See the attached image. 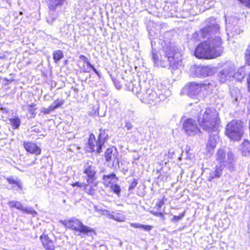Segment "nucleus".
<instances>
[{
	"label": "nucleus",
	"mask_w": 250,
	"mask_h": 250,
	"mask_svg": "<svg viewBox=\"0 0 250 250\" xmlns=\"http://www.w3.org/2000/svg\"><path fill=\"white\" fill-rule=\"evenodd\" d=\"M204 66L194 65L191 67V72L197 77H205V72H204Z\"/></svg>",
	"instance_id": "f3484780"
},
{
	"label": "nucleus",
	"mask_w": 250,
	"mask_h": 250,
	"mask_svg": "<svg viewBox=\"0 0 250 250\" xmlns=\"http://www.w3.org/2000/svg\"><path fill=\"white\" fill-rule=\"evenodd\" d=\"M117 179L116 175L114 173H112L109 175H104L103 177V184L106 187H109L111 184V181Z\"/></svg>",
	"instance_id": "5701e85b"
},
{
	"label": "nucleus",
	"mask_w": 250,
	"mask_h": 250,
	"mask_svg": "<svg viewBox=\"0 0 250 250\" xmlns=\"http://www.w3.org/2000/svg\"><path fill=\"white\" fill-rule=\"evenodd\" d=\"M240 150L242 155L249 156L250 155V143L248 140H245L241 144Z\"/></svg>",
	"instance_id": "a211bd4d"
},
{
	"label": "nucleus",
	"mask_w": 250,
	"mask_h": 250,
	"mask_svg": "<svg viewBox=\"0 0 250 250\" xmlns=\"http://www.w3.org/2000/svg\"><path fill=\"white\" fill-rule=\"evenodd\" d=\"M138 184V181L136 179H134L133 182L131 183L130 186L128 188L129 190L133 189Z\"/></svg>",
	"instance_id": "58836bf2"
},
{
	"label": "nucleus",
	"mask_w": 250,
	"mask_h": 250,
	"mask_svg": "<svg viewBox=\"0 0 250 250\" xmlns=\"http://www.w3.org/2000/svg\"><path fill=\"white\" fill-rule=\"evenodd\" d=\"M111 190L116 194L119 195L121 192L120 187L117 185H112L111 186Z\"/></svg>",
	"instance_id": "e433bc0d"
},
{
	"label": "nucleus",
	"mask_w": 250,
	"mask_h": 250,
	"mask_svg": "<svg viewBox=\"0 0 250 250\" xmlns=\"http://www.w3.org/2000/svg\"><path fill=\"white\" fill-rule=\"evenodd\" d=\"M142 88L139 83H132L131 91L132 92L137 95L138 97L140 94L142 93Z\"/></svg>",
	"instance_id": "bb28decb"
},
{
	"label": "nucleus",
	"mask_w": 250,
	"mask_h": 250,
	"mask_svg": "<svg viewBox=\"0 0 250 250\" xmlns=\"http://www.w3.org/2000/svg\"><path fill=\"white\" fill-rule=\"evenodd\" d=\"M104 145L101 144L99 141H96L93 134H91L88 141L89 151H96L98 153L102 152V147Z\"/></svg>",
	"instance_id": "ddd939ff"
},
{
	"label": "nucleus",
	"mask_w": 250,
	"mask_h": 250,
	"mask_svg": "<svg viewBox=\"0 0 250 250\" xmlns=\"http://www.w3.org/2000/svg\"><path fill=\"white\" fill-rule=\"evenodd\" d=\"M64 103V101L63 99H57L55 100L53 103L51 104L55 110L61 107Z\"/></svg>",
	"instance_id": "473e14b6"
},
{
	"label": "nucleus",
	"mask_w": 250,
	"mask_h": 250,
	"mask_svg": "<svg viewBox=\"0 0 250 250\" xmlns=\"http://www.w3.org/2000/svg\"><path fill=\"white\" fill-rule=\"evenodd\" d=\"M35 106L34 104L31 105H28L27 106V109L28 111L31 114L32 116H34L35 115V109L32 107Z\"/></svg>",
	"instance_id": "4c0bfd02"
},
{
	"label": "nucleus",
	"mask_w": 250,
	"mask_h": 250,
	"mask_svg": "<svg viewBox=\"0 0 250 250\" xmlns=\"http://www.w3.org/2000/svg\"><path fill=\"white\" fill-rule=\"evenodd\" d=\"M184 216V213H183L181 215L179 216H174L173 218V220L178 221L181 219Z\"/></svg>",
	"instance_id": "a18cd8bd"
},
{
	"label": "nucleus",
	"mask_w": 250,
	"mask_h": 250,
	"mask_svg": "<svg viewBox=\"0 0 250 250\" xmlns=\"http://www.w3.org/2000/svg\"><path fill=\"white\" fill-rule=\"evenodd\" d=\"M105 160L113 167H119V157L116 149L113 147L106 149L104 153Z\"/></svg>",
	"instance_id": "1a4fd4ad"
},
{
	"label": "nucleus",
	"mask_w": 250,
	"mask_h": 250,
	"mask_svg": "<svg viewBox=\"0 0 250 250\" xmlns=\"http://www.w3.org/2000/svg\"><path fill=\"white\" fill-rule=\"evenodd\" d=\"M156 51H154L153 50L152 51V59L155 65H158V56L157 54L155 53Z\"/></svg>",
	"instance_id": "c9c22d12"
},
{
	"label": "nucleus",
	"mask_w": 250,
	"mask_h": 250,
	"mask_svg": "<svg viewBox=\"0 0 250 250\" xmlns=\"http://www.w3.org/2000/svg\"><path fill=\"white\" fill-rule=\"evenodd\" d=\"M63 224L70 229L86 235H91V233L94 232L92 228L84 225L81 221L76 218L65 220Z\"/></svg>",
	"instance_id": "39448f33"
},
{
	"label": "nucleus",
	"mask_w": 250,
	"mask_h": 250,
	"mask_svg": "<svg viewBox=\"0 0 250 250\" xmlns=\"http://www.w3.org/2000/svg\"><path fill=\"white\" fill-rule=\"evenodd\" d=\"M79 58L83 61L85 62H86L87 64V62H89L88 59L84 55H81L79 57Z\"/></svg>",
	"instance_id": "de8ad7c7"
},
{
	"label": "nucleus",
	"mask_w": 250,
	"mask_h": 250,
	"mask_svg": "<svg viewBox=\"0 0 250 250\" xmlns=\"http://www.w3.org/2000/svg\"><path fill=\"white\" fill-rule=\"evenodd\" d=\"M122 172L124 173V174H125L128 171V168L127 167H124L122 169Z\"/></svg>",
	"instance_id": "3c124183"
},
{
	"label": "nucleus",
	"mask_w": 250,
	"mask_h": 250,
	"mask_svg": "<svg viewBox=\"0 0 250 250\" xmlns=\"http://www.w3.org/2000/svg\"><path fill=\"white\" fill-rule=\"evenodd\" d=\"M7 181L10 184L15 185V187H17L19 188H22V183L21 181L17 179H14L13 177H9L7 179Z\"/></svg>",
	"instance_id": "7c9ffc66"
},
{
	"label": "nucleus",
	"mask_w": 250,
	"mask_h": 250,
	"mask_svg": "<svg viewBox=\"0 0 250 250\" xmlns=\"http://www.w3.org/2000/svg\"><path fill=\"white\" fill-rule=\"evenodd\" d=\"M216 160L221 164V166H225L227 163L232 164L234 160V155L230 151H227L225 149L221 148L216 153Z\"/></svg>",
	"instance_id": "0eeeda50"
},
{
	"label": "nucleus",
	"mask_w": 250,
	"mask_h": 250,
	"mask_svg": "<svg viewBox=\"0 0 250 250\" xmlns=\"http://www.w3.org/2000/svg\"><path fill=\"white\" fill-rule=\"evenodd\" d=\"M57 16L56 15L52 16L50 17V19L49 18H47V21L49 24H52L53 23V21L56 19Z\"/></svg>",
	"instance_id": "c03bdc74"
},
{
	"label": "nucleus",
	"mask_w": 250,
	"mask_h": 250,
	"mask_svg": "<svg viewBox=\"0 0 250 250\" xmlns=\"http://www.w3.org/2000/svg\"><path fill=\"white\" fill-rule=\"evenodd\" d=\"M247 6H250V0H238Z\"/></svg>",
	"instance_id": "49530a36"
},
{
	"label": "nucleus",
	"mask_w": 250,
	"mask_h": 250,
	"mask_svg": "<svg viewBox=\"0 0 250 250\" xmlns=\"http://www.w3.org/2000/svg\"><path fill=\"white\" fill-rule=\"evenodd\" d=\"M125 127L127 130H130L133 128V125L130 121H126Z\"/></svg>",
	"instance_id": "ea45409f"
},
{
	"label": "nucleus",
	"mask_w": 250,
	"mask_h": 250,
	"mask_svg": "<svg viewBox=\"0 0 250 250\" xmlns=\"http://www.w3.org/2000/svg\"><path fill=\"white\" fill-rule=\"evenodd\" d=\"M243 133V123L240 120H233L227 125L225 133L231 140H240Z\"/></svg>",
	"instance_id": "20e7f679"
},
{
	"label": "nucleus",
	"mask_w": 250,
	"mask_h": 250,
	"mask_svg": "<svg viewBox=\"0 0 250 250\" xmlns=\"http://www.w3.org/2000/svg\"><path fill=\"white\" fill-rule=\"evenodd\" d=\"M168 154H169V155H170V156H169L170 157H171V156H172V154L171 153V152H169Z\"/></svg>",
	"instance_id": "6e6d98bb"
},
{
	"label": "nucleus",
	"mask_w": 250,
	"mask_h": 250,
	"mask_svg": "<svg viewBox=\"0 0 250 250\" xmlns=\"http://www.w3.org/2000/svg\"><path fill=\"white\" fill-rule=\"evenodd\" d=\"M138 98L140 101L149 106H153L161 101H164L171 94V92L162 83L152 88L145 87Z\"/></svg>",
	"instance_id": "f03ea898"
},
{
	"label": "nucleus",
	"mask_w": 250,
	"mask_h": 250,
	"mask_svg": "<svg viewBox=\"0 0 250 250\" xmlns=\"http://www.w3.org/2000/svg\"><path fill=\"white\" fill-rule=\"evenodd\" d=\"M218 140V138L216 135L214 134L213 137L210 136L207 145L208 149L209 150L215 147Z\"/></svg>",
	"instance_id": "4be33fe9"
},
{
	"label": "nucleus",
	"mask_w": 250,
	"mask_h": 250,
	"mask_svg": "<svg viewBox=\"0 0 250 250\" xmlns=\"http://www.w3.org/2000/svg\"><path fill=\"white\" fill-rule=\"evenodd\" d=\"M226 29L228 32L233 33V35H234L235 34H239L241 32V30L238 26L235 25L232 26L230 23L227 24Z\"/></svg>",
	"instance_id": "393cba45"
},
{
	"label": "nucleus",
	"mask_w": 250,
	"mask_h": 250,
	"mask_svg": "<svg viewBox=\"0 0 250 250\" xmlns=\"http://www.w3.org/2000/svg\"><path fill=\"white\" fill-rule=\"evenodd\" d=\"M9 121L15 128H18L21 124V120L17 117L10 119Z\"/></svg>",
	"instance_id": "72a5a7b5"
},
{
	"label": "nucleus",
	"mask_w": 250,
	"mask_h": 250,
	"mask_svg": "<svg viewBox=\"0 0 250 250\" xmlns=\"http://www.w3.org/2000/svg\"><path fill=\"white\" fill-rule=\"evenodd\" d=\"M245 75V72L243 67L239 68L236 73L234 72L233 78L241 81L242 80Z\"/></svg>",
	"instance_id": "b1692460"
},
{
	"label": "nucleus",
	"mask_w": 250,
	"mask_h": 250,
	"mask_svg": "<svg viewBox=\"0 0 250 250\" xmlns=\"http://www.w3.org/2000/svg\"><path fill=\"white\" fill-rule=\"evenodd\" d=\"M108 135L105 130L100 129V133L98 135V141L101 144L104 145Z\"/></svg>",
	"instance_id": "a878e982"
},
{
	"label": "nucleus",
	"mask_w": 250,
	"mask_h": 250,
	"mask_svg": "<svg viewBox=\"0 0 250 250\" xmlns=\"http://www.w3.org/2000/svg\"><path fill=\"white\" fill-rule=\"evenodd\" d=\"M164 58L162 56L160 59V65L163 67L168 66H173L177 61L174 57V53L171 47H166L163 48Z\"/></svg>",
	"instance_id": "423d86ee"
},
{
	"label": "nucleus",
	"mask_w": 250,
	"mask_h": 250,
	"mask_svg": "<svg viewBox=\"0 0 250 250\" xmlns=\"http://www.w3.org/2000/svg\"><path fill=\"white\" fill-rule=\"evenodd\" d=\"M63 57V54L60 50H57L53 53V59L55 62H57Z\"/></svg>",
	"instance_id": "2f4dec72"
},
{
	"label": "nucleus",
	"mask_w": 250,
	"mask_h": 250,
	"mask_svg": "<svg viewBox=\"0 0 250 250\" xmlns=\"http://www.w3.org/2000/svg\"><path fill=\"white\" fill-rule=\"evenodd\" d=\"M204 72H205V77L211 76L216 71L215 67L211 66H204Z\"/></svg>",
	"instance_id": "cd10ccee"
},
{
	"label": "nucleus",
	"mask_w": 250,
	"mask_h": 250,
	"mask_svg": "<svg viewBox=\"0 0 250 250\" xmlns=\"http://www.w3.org/2000/svg\"><path fill=\"white\" fill-rule=\"evenodd\" d=\"M83 189L85 193L90 195H93L95 193V189L87 182L83 187Z\"/></svg>",
	"instance_id": "c85d7f7f"
},
{
	"label": "nucleus",
	"mask_w": 250,
	"mask_h": 250,
	"mask_svg": "<svg viewBox=\"0 0 250 250\" xmlns=\"http://www.w3.org/2000/svg\"><path fill=\"white\" fill-rule=\"evenodd\" d=\"M164 205V202L163 200H161L159 201V202L156 204V206L158 207L159 209H160Z\"/></svg>",
	"instance_id": "09e8293b"
},
{
	"label": "nucleus",
	"mask_w": 250,
	"mask_h": 250,
	"mask_svg": "<svg viewBox=\"0 0 250 250\" xmlns=\"http://www.w3.org/2000/svg\"><path fill=\"white\" fill-rule=\"evenodd\" d=\"M87 65H88L93 70H94L96 69L89 62H87Z\"/></svg>",
	"instance_id": "603ef678"
},
{
	"label": "nucleus",
	"mask_w": 250,
	"mask_h": 250,
	"mask_svg": "<svg viewBox=\"0 0 250 250\" xmlns=\"http://www.w3.org/2000/svg\"><path fill=\"white\" fill-rule=\"evenodd\" d=\"M130 226L134 228L143 229L146 231H149L152 229V227L151 226L142 225L139 223H131Z\"/></svg>",
	"instance_id": "c756f323"
},
{
	"label": "nucleus",
	"mask_w": 250,
	"mask_h": 250,
	"mask_svg": "<svg viewBox=\"0 0 250 250\" xmlns=\"http://www.w3.org/2000/svg\"><path fill=\"white\" fill-rule=\"evenodd\" d=\"M234 76L233 66H226L218 74V80L221 83H227L230 81Z\"/></svg>",
	"instance_id": "9d476101"
},
{
	"label": "nucleus",
	"mask_w": 250,
	"mask_h": 250,
	"mask_svg": "<svg viewBox=\"0 0 250 250\" xmlns=\"http://www.w3.org/2000/svg\"><path fill=\"white\" fill-rule=\"evenodd\" d=\"M85 184V183H80L79 182H77L76 183L72 184V186H73V187L77 186L79 188H82V187L83 188Z\"/></svg>",
	"instance_id": "79ce46f5"
},
{
	"label": "nucleus",
	"mask_w": 250,
	"mask_h": 250,
	"mask_svg": "<svg viewBox=\"0 0 250 250\" xmlns=\"http://www.w3.org/2000/svg\"><path fill=\"white\" fill-rule=\"evenodd\" d=\"M8 205L10 208H15L17 209L23 211L24 213L31 214L33 216L37 214V212L32 207H24L20 202L11 201L8 203Z\"/></svg>",
	"instance_id": "f8f14e48"
},
{
	"label": "nucleus",
	"mask_w": 250,
	"mask_h": 250,
	"mask_svg": "<svg viewBox=\"0 0 250 250\" xmlns=\"http://www.w3.org/2000/svg\"><path fill=\"white\" fill-rule=\"evenodd\" d=\"M0 110L2 111L3 112H7V111L5 108L0 107Z\"/></svg>",
	"instance_id": "864d4df0"
},
{
	"label": "nucleus",
	"mask_w": 250,
	"mask_h": 250,
	"mask_svg": "<svg viewBox=\"0 0 250 250\" xmlns=\"http://www.w3.org/2000/svg\"><path fill=\"white\" fill-rule=\"evenodd\" d=\"M40 240L43 247L46 250H55V246L53 241L49 239L47 235L44 234L42 235L40 237Z\"/></svg>",
	"instance_id": "dca6fc26"
},
{
	"label": "nucleus",
	"mask_w": 250,
	"mask_h": 250,
	"mask_svg": "<svg viewBox=\"0 0 250 250\" xmlns=\"http://www.w3.org/2000/svg\"><path fill=\"white\" fill-rule=\"evenodd\" d=\"M203 87H204L203 85L192 82L188 84L185 88L188 91V94L192 96L198 94Z\"/></svg>",
	"instance_id": "4468645a"
},
{
	"label": "nucleus",
	"mask_w": 250,
	"mask_h": 250,
	"mask_svg": "<svg viewBox=\"0 0 250 250\" xmlns=\"http://www.w3.org/2000/svg\"><path fill=\"white\" fill-rule=\"evenodd\" d=\"M223 167L222 166H216L215 170L210 172L208 177L209 181H211L216 178H219L222 174Z\"/></svg>",
	"instance_id": "aec40b11"
},
{
	"label": "nucleus",
	"mask_w": 250,
	"mask_h": 250,
	"mask_svg": "<svg viewBox=\"0 0 250 250\" xmlns=\"http://www.w3.org/2000/svg\"><path fill=\"white\" fill-rule=\"evenodd\" d=\"M93 71L97 74L98 75V76L100 75V74L99 73V72L96 70V69H95L94 70H93Z\"/></svg>",
	"instance_id": "5fc2aeb1"
},
{
	"label": "nucleus",
	"mask_w": 250,
	"mask_h": 250,
	"mask_svg": "<svg viewBox=\"0 0 250 250\" xmlns=\"http://www.w3.org/2000/svg\"><path fill=\"white\" fill-rule=\"evenodd\" d=\"M109 217L110 218H112V219H114L115 220H116V221H121V220L119 219V218L118 217H117L116 216H114V215H111V214H110V215H109Z\"/></svg>",
	"instance_id": "8fccbe9b"
},
{
	"label": "nucleus",
	"mask_w": 250,
	"mask_h": 250,
	"mask_svg": "<svg viewBox=\"0 0 250 250\" xmlns=\"http://www.w3.org/2000/svg\"><path fill=\"white\" fill-rule=\"evenodd\" d=\"M65 0H47L49 9L54 11L58 6H62Z\"/></svg>",
	"instance_id": "6ab92c4d"
},
{
	"label": "nucleus",
	"mask_w": 250,
	"mask_h": 250,
	"mask_svg": "<svg viewBox=\"0 0 250 250\" xmlns=\"http://www.w3.org/2000/svg\"><path fill=\"white\" fill-rule=\"evenodd\" d=\"M198 122L204 130L217 133L220 124L219 113L214 108H206L200 111Z\"/></svg>",
	"instance_id": "7ed1b4c3"
},
{
	"label": "nucleus",
	"mask_w": 250,
	"mask_h": 250,
	"mask_svg": "<svg viewBox=\"0 0 250 250\" xmlns=\"http://www.w3.org/2000/svg\"><path fill=\"white\" fill-rule=\"evenodd\" d=\"M23 146L25 150L32 154L37 155L41 154V149L34 143L30 142H25L23 143Z\"/></svg>",
	"instance_id": "2eb2a0df"
},
{
	"label": "nucleus",
	"mask_w": 250,
	"mask_h": 250,
	"mask_svg": "<svg viewBox=\"0 0 250 250\" xmlns=\"http://www.w3.org/2000/svg\"><path fill=\"white\" fill-rule=\"evenodd\" d=\"M54 109L52 106L50 105L47 108L44 109L43 110V113L45 114H49L51 111H53Z\"/></svg>",
	"instance_id": "a19ab883"
},
{
	"label": "nucleus",
	"mask_w": 250,
	"mask_h": 250,
	"mask_svg": "<svg viewBox=\"0 0 250 250\" xmlns=\"http://www.w3.org/2000/svg\"><path fill=\"white\" fill-rule=\"evenodd\" d=\"M150 212L152 214H153L155 216H159V217H162V218H164V216L163 213H162V212H155V211H153V210L150 211Z\"/></svg>",
	"instance_id": "37998d69"
},
{
	"label": "nucleus",
	"mask_w": 250,
	"mask_h": 250,
	"mask_svg": "<svg viewBox=\"0 0 250 250\" xmlns=\"http://www.w3.org/2000/svg\"><path fill=\"white\" fill-rule=\"evenodd\" d=\"M185 133L189 136H193L199 132L196 122L191 119H187L183 123Z\"/></svg>",
	"instance_id": "9b49d317"
},
{
	"label": "nucleus",
	"mask_w": 250,
	"mask_h": 250,
	"mask_svg": "<svg viewBox=\"0 0 250 250\" xmlns=\"http://www.w3.org/2000/svg\"><path fill=\"white\" fill-rule=\"evenodd\" d=\"M97 171V168L92 162L87 161L84 163L83 172L87 176L86 182L88 184L93 183L96 180Z\"/></svg>",
	"instance_id": "6e6552de"
},
{
	"label": "nucleus",
	"mask_w": 250,
	"mask_h": 250,
	"mask_svg": "<svg viewBox=\"0 0 250 250\" xmlns=\"http://www.w3.org/2000/svg\"><path fill=\"white\" fill-rule=\"evenodd\" d=\"M94 209L96 211L102 215H107L109 216L110 215V212L107 210L99 208L96 206L94 207Z\"/></svg>",
	"instance_id": "f704fd0d"
},
{
	"label": "nucleus",
	"mask_w": 250,
	"mask_h": 250,
	"mask_svg": "<svg viewBox=\"0 0 250 250\" xmlns=\"http://www.w3.org/2000/svg\"><path fill=\"white\" fill-rule=\"evenodd\" d=\"M231 98L235 102H237L241 98V94L240 90L236 87H233L230 90Z\"/></svg>",
	"instance_id": "412c9836"
},
{
	"label": "nucleus",
	"mask_w": 250,
	"mask_h": 250,
	"mask_svg": "<svg viewBox=\"0 0 250 250\" xmlns=\"http://www.w3.org/2000/svg\"><path fill=\"white\" fill-rule=\"evenodd\" d=\"M207 25L193 34L197 40L208 38L207 41L199 44L194 52L196 57L199 59H209L219 56L223 51L222 40L219 35V25L213 18L208 20Z\"/></svg>",
	"instance_id": "f257e3e1"
}]
</instances>
